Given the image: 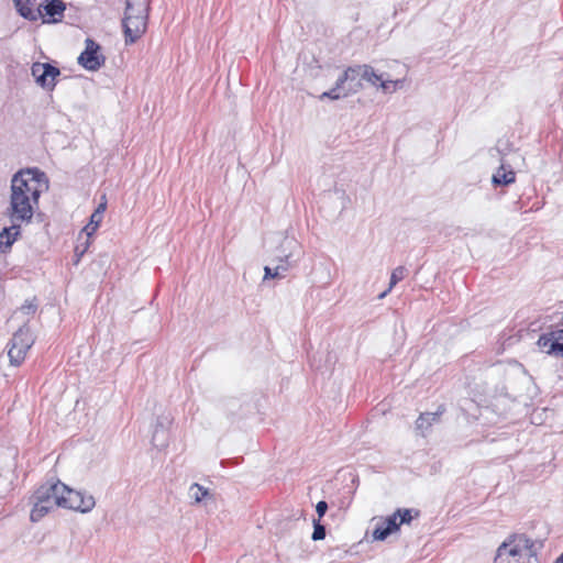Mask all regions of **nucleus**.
I'll use <instances>...</instances> for the list:
<instances>
[{
	"instance_id": "33",
	"label": "nucleus",
	"mask_w": 563,
	"mask_h": 563,
	"mask_svg": "<svg viewBox=\"0 0 563 563\" xmlns=\"http://www.w3.org/2000/svg\"><path fill=\"white\" fill-rule=\"evenodd\" d=\"M553 563H563V553Z\"/></svg>"
},
{
	"instance_id": "13",
	"label": "nucleus",
	"mask_w": 563,
	"mask_h": 563,
	"mask_svg": "<svg viewBox=\"0 0 563 563\" xmlns=\"http://www.w3.org/2000/svg\"><path fill=\"white\" fill-rule=\"evenodd\" d=\"M339 86L342 85L344 90L346 88L353 89L358 86L357 92L363 88L362 85V68L360 65L347 67L344 73L338 78Z\"/></svg>"
},
{
	"instance_id": "26",
	"label": "nucleus",
	"mask_w": 563,
	"mask_h": 563,
	"mask_svg": "<svg viewBox=\"0 0 563 563\" xmlns=\"http://www.w3.org/2000/svg\"><path fill=\"white\" fill-rule=\"evenodd\" d=\"M101 222L102 218L91 214L89 223L82 229V232H85L87 236H91L97 231Z\"/></svg>"
},
{
	"instance_id": "9",
	"label": "nucleus",
	"mask_w": 563,
	"mask_h": 563,
	"mask_svg": "<svg viewBox=\"0 0 563 563\" xmlns=\"http://www.w3.org/2000/svg\"><path fill=\"white\" fill-rule=\"evenodd\" d=\"M538 347L549 355L563 357V328L542 333L537 342Z\"/></svg>"
},
{
	"instance_id": "8",
	"label": "nucleus",
	"mask_w": 563,
	"mask_h": 563,
	"mask_svg": "<svg viewBox=\"0 0 563 563\" xmlns=\"http://www.w3.org/2000/svg\"><path fill=\"white\" fill-rule=\"evenodd\" d=\"M65 494V484L59 481L54 483H45L41 485L34 493L33 498L42 500L52 508L62 507V499Z\"/></svg>"
},
{
	"instance_id": "1",
	"label": "nucleus",
	"mask_w": 563,
	"mask_h": 563,
	"mask_svg": "<svg viewBox=\"0 0 563 563\" xmlns=\"http://www.w3.org/2000/svg\"><path fill=\"white\" fill-rule=\"evenodd\" d=\"M49 188L46 174L37 167L18 170L11 178L9 205L5 214L10 220L32 223L40 206V197Z\"/></svg>"
},
{
	"instance_id": "27",
	"label": "nucleus",
	"mask_w": 563,
	"mask_h": 563,
	"mask_svg": "<svg viewBox=\"0 0 563 563\" xmlns=\"http://www.w3.org/2000/svg\"><path fill=\"white\" fill-rule=\"evenodd\" d=\"M37 309L35 299L26 300L19 309V311L27 317L33 316Z\"/></svg>"
},
{
	"instance_id": "20",
	"label": "nucleus",
	"mask_w": 563,
	"mask_h": 563,
	"mask_svg": "<svg viewBox=\"0 0 563 563\" xmlns=\"http://www.w3.org/2000/svg\"><path fill=\"white\" fill-rule=\"evenodd\" d=\"M406 276V268L404 266H398L396 267L393 272H391V275H390V282H389V287L384 291L382 292L378 298L379 299H383L384 297L387 296V294L400 282L405 278Z\"/></svg>"
},
{
	"instance_id": "2",
	"label": "nucleus",
	"mask_w": 563,
	"mask_h": 563,
	"mask_svg": "<svg viewBox=\"0 0 563 563\" xmlns=\"http://www.w3.org/2000/svg\"><path fill=\"white\" fill-rule=\"evenodd\" d=\"M494 563H538L536 543L526 534H511L497 548Z\"/></svg>"
},
{
	"instance_id": "32",
	"label": "nucleus",
	"mask_w": 563,
	"mask_h": 563,
	"mask_svg": "<svg viewBox=\"0 0 563 563\" xmlns=\"http://www.w3.org/2000/svg\"><path fill=\"white\" fill-rule=\"evenodd\" d=\"M284 245H286L288 249H292V247H297L298 246V243L297 241L295 240H288V239H285L284 241Z\"/></svg>"
},
{
	"instance_id": "11",
	"label": "nucleus",
	"mask_w": 563,
	"mask_h": 563,
	"mask_svg": "<svg viewBox=\"0 0 563 563\" xmlns=\"http://www.w3.org/2000/svg\"><path fill=\"white\" fill-rule=\"evenodd\" d=\"M11 225L5 227L0 231V251L2 253L8 252L13 243L18 240V238L21 235V227L22 224H26V222H20L10 220Z\"/></svg>"
},
{
	"instance_id": "3",
	"label": "nucleus",
	"mask_w": 563,
	"mask_h": 563,
	"mask_svg": "<svg viewBox=\"0 0 563 563\" xmlns=\"http://www.w3.org/2000/svg\"><path fill=\"white\" fill-rule=\"evenodd\" d=\"M150 12V0H125L122 26L126 45L135 43L145 33Z\"/></svg>"
},
{
	"instance_id": "24",
	"label": "nucleus",
	"mask_w": 563,
	"mask_h": 563,
	"mask_svg": "<svg viewBox=\"0 0 563 563\" xmlns=\"http://www.w3.org/2000/svg\"><path fill=\"white\" fill-rule=\"evenodd\" d=\"M209 494L208 489L195 483L189 488V497L195 503H200Z\"/></svg>"
},
{
	"instance_id": "12",
	"label": "nucleus",
	"mask_w": 563,
	"mask_h": 563,
	"mask_svg": "<svg viewBox=\"0 0 563 563\" xmlns=\"http://www.w3.org/2000/svg\"><path fill=\"white\" fill-rule=\"evenodd\" d=\"M14 4L24 19L36 21L42 16V2L38 0H14Z\"/></svg>"
},
{
	"instance_id": "25",
	"label": "nucleus",
	"mask_w": 563,
	"mask_h": 563,
	"mask_svg": "<svg viewBox=\"0 0 563 563\" xmlns=\"http://www.w3.org/2000/svg\"><path fill=\"white\" fill-rule=\"evenodd\" d=\"M398 528L404 523H410L413 519L412 509H397L394 514Z\"/></svg>"
},
{
	"instance_id": "18",
	"label": "nucleus",
	"mask_w": 563,
	"mask_h": 563,
	"mask_svg": "<svg viewBox=\"0 0 563 563\" xmlns=\"http://www.w3.org/2000/svg\"><path fill=\"white\" fill-rule=\"evenodd\" d=\"M516 174L511 168H507L504 164L493 175V184L496 186H507L515 183Z\"/></svg>"
},
{
	"instance_id": "22",
	"label": "nucleus",
	"mask_w": 563,
	"mask_h": 563,
	"mask_svg": "<svg viewBox=\"0 0 563 563\" xmlns=\"http://www.w3.org/2000/svg\"><path fill=\"white\" fill-rule=\"evenodd\" d=\"M405 80L404 79H397V80H390L382 77V80L379 81L378 87L385 92V93H393L396 90L402 88Z\"/></svg>"
},
{
	"instance_id": "31",
	"label": "nucleus",
	"mask_w": 563,
	"mask_h": 563,
	"mask_svg": "<svg viewBox=\"0 0 563 563\" xmlns=\"http://www.w3.org/2000/svg\"><path fill=\"white\" fill-rule=\"evenodd\" d=\"M328 510V504L324 500H321L316 506V511L318 514L319 519L322 518Z\"/></svg>"
},
{
	"instance_id": "5",
	"label": "nucleus",
	"mask_w": 563,
	"mask_h": 563,
	"mask_svg": "<svg viewBox=\"0 0 563 563\" xmlns=\"http://www.w3.org/2000/svg\"><path fill=\"white\" fill-rule=\"evenodd\" d=\"M95 505L96 501L92 495H88L79 490H74L65 485V494L62 499L63 508L86 514L91 511Z\"/></svg>"
},
{
	"instance_id": "21",
	"label": "nucleus",
	"mask_w": 563,
	"mask_h": 563,
	"mask_svg": "<svg viewBox=\"0 0 563 563\" xmlns=\"http://www.w3.org/2000/svg\"><path fill=\"white\" fill-rule=\"evenodd\" d=\"M360 67L362 68V80L378 87L383 75L376 74L375 69L369 65H360Z\"/></svg>"
},
{
	"instance_id": "17",
	"label": "nucleus",
	"mask_w": 563,
	"mask_h": 563,
	"mask_svg": "<svg viewBox=\"0 0 563 563\" xmlns=\"http://www.w3.org/2000/svg\"><path fill=\"white\" fill-rule=\"evenodd\" d=\"M358 86H355L353 89L346 88L344 90V87L342 85L339 86V80L336 79L335 85L332 89L324 91L319 97L321 100L324 98L331 99V100H339L341 98H346L351 95H354L357 92Z\"/></svg>"
},
{
	"instance_id": "30",
	"label": "nucleus",
	"mask_w": 563,
	"mask_h": 563,
	"mask_svg": "<svg viewBox=\"0 0 563 563\" xmlns=\"http://www.w3.org/2000/svg\"><path fill=\"white\" fill-rule=\"evenodd\" d=\"M106 209H107V200H106V197L103 196L102 201L98 205V207L96 208V210L92 214L97 216L98 218L103 219V213H104Z\"/></svg>"
},
{
	"instance_id": "28",
	"label": "nucleus",
	"mask_w": 563,
	"mask_h": 563,
	"mask_svg": "<svg viewBox=\"0 0 563 563\" xmlns=\"http://www.w3.org/2000/svg\"><path fill=\"white\" fill-rule=\"evenodd\" d=\"M325 538V527L320 523V520H313L312 540L319 541Z\"/></svg>"
},
{
	"instance_id": "6",
	"label": "nucleus",
	"mask_w": 563,
	"mask_h": 563,
	"mask_svg": "<svg viewBox=\"0 0 563 563\" xmlns=\"http://www.w3.org/2000/svg\"><path fill=\"white\" fill-rule=\"evenodd\" d=\"M31 74L41 88L52 91L56 86V78L60 75V70L49 63L35 62L31 67Z\"/></svg>"
},
{
	"instance_id": "23",
	"label": "nucleus",
	"mask_w": 563,
	"mask_h": 563,
	"mask_svg": "<svg viewBox=\"0 0 563 563\" xmlns=\"http://www.w3.org/2000/svg\"><path fill=\"white\" fill-rule=\"evenodd\" d=\"M287 274V266L276 265L275 267H264V279L284 278Z\"/></svg>"
},
{
	"instance_id": "16",
	"label": "nucleus",
	"mask_w": 563,
	"mask_h": 563,
	"mask_svg": "<svg viewBox=\"0 0 563 563\" xmlns=\"http://www.w3.org/2000/svg\"><path fill=\"white\" fill-rule=\"evenodd\" d=\"M172 423V420L169 417H159L157 418L155 429L152 437V442L155 446H164V441H159L161 439L166 440L168 439V427Z\"/></svg>"
},
{
	"instance_id": "4",
	"label": "nucleus",
	"mask_w": 563,
	"mask_h": 563,
	"mask_svg": "<svg viewBox=\"0 0 563 563\" xmlns=\"http://www.w3.org/2000/svg\"><path fill=\"white\" fill-rule=\"evenodd\" d=\"M34 343V339L29 328L22 327L20 328L12 336L9 343L8 355L10 358V363L12 365H20L25 356L27 351Z\"/></svg>"
},
{
	"instance_id": "7",
	"label": "nucleus",
	"mask_w": 563,
	"mask_h": 563,
	"mask_svg": "<svg viewBox=\"0 0 563 563\" xmlns=\"http://www.w3.org/2000/svg\"><path fill=\"white\" fill-rule=\"evenodd\" d=\"M77 62L86 70L96 71L104 65L106 58L100 54V45L91 38H86L85 49L78 56Z\"/></svg>"
},
{
	"instance_id": "29",
	"label": "nucleus",
	"mask_w": 563,
	"mask_h": 563,
	"mask_svg": "<svg viewBox=\"0 0 563 563\" xmlns=\"http://www.w3.org/2000/svg\"><path fill=\"white\" fill-rule=\"evenodd\" d=\"M292 257H294V253H292V251H290L288 254L284 255L283 257H280L278 260L277 265L287 266V272H288L290 268L296 266V263H297V261H295Z\"/></svg>"
},
{
	"instance_id": "15",
	"label": "nucleus",
	"mask_w": 563,
	"mask_h": 563,
	"mask_svg": "<svg viewBox=\"0 0 563 563\" xmlns=\"http://www.w3.org/2000/svg\"><path fill=\"white\" fill-rule=\"evenodd\" d=\"M444 411V406H440L435 412L421 413L416 421V428L424 435L431 426L440 420Z\"/></svg>"
},
{
	"instance_id": "10",
	"label": "nucleus",
	"mask_w": 563,
	"mask_h": 563,
	"mask_svg": "<svg viewBox=\"0 0 563 563\" xmlns=\"http://www.w3.org/2000/svg\"><path fill=\"white\" fill-rule=\"evenodd\" d=\"M375 528L373 530V539L384 541L388 536L398 530V523L394 515L375 519Z\"/></svg>"
},
{
	"instance_id": "14",
	"label": "nucleus",
	"mask_w": 563,
	"mask_h": 563,
	"mask_svg": "<svg viewBox=\"0 0 563 563\" xmlns=\"http://www.w3.org/2000/svg\"><path fill=\"white\" fill-rule=\"evenodd\" d=\"M66 9L62 0H51L46 3L42 2V19L44 22H57L63 18Z\"/></svg>"
},
{
	"instance_id": "19",
	"label": "nucleus",
	"mask_w": 563,
	"mask_h": 563,
	"mask_svg": "<svg viewBox=\"0 0 563 563\" xmlns=\"http://www.w3.org/2000/svg\"><path fill=\"white\" fill-rule=\"evenodd\" d=\"M53 508L47 504L42 503V500L34 499V505L31 510L30 518L33 522L40 521L44 516H46Z\"/></svg>"
}]
</instances>
